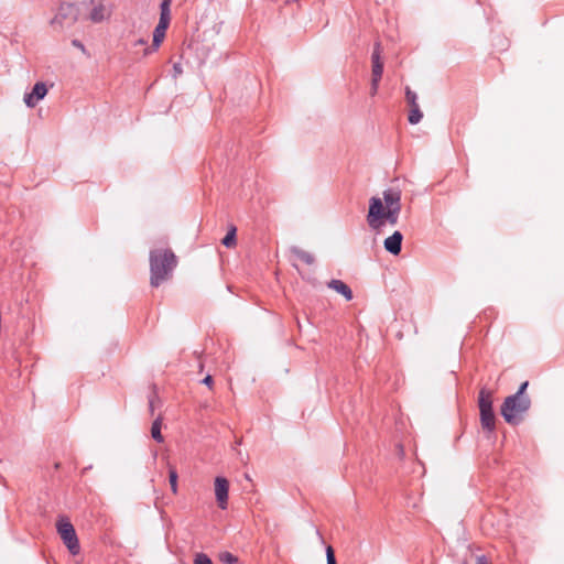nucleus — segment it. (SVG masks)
Masks as SVG:
<instances>
[{
  "label": "nucleus",
  "mask_w": 564,
  "mask_h": 564,
  "mask_svg": "<svg viewBox=\"0 0 564 564\" xmlns=\"http://www.w3.org/2000/svg\"><path fill=\"white\" fill-rule=\"evenodd\" d=\"M401 212V193L399 191L387 189L383 192V200L378 197L370 199L367 221L371 228H379L383 220L395 225Z\"/></svg>",
  "instance_id": "nucleus-1"
},
{
  "label": "nucleus",
  "mask_w": 564,
  "mask_h": 564,
  "mask_svg": "<svg viewBox=\"0 0 564 564\" xmlns=\"http://www.w3.org/2000/svg\"><path fill=\"white\" fill-rule=\"evenodd\" d=\"M177 259L171 249L156 248L150 252V283L158 288L172 276Z\"/></svg>",
  "instance_id": "nucleus-2"
},
{
  "label": "nucleus",
  "mask_w": 564,
  "mask_h": 564,
  "mask_svg": "<svg viewBox=\"0 0 564 564\" xmlns=\"http://www.w3.org/2000/svg\"><path fill=\"white\" fill-rule=\"evenodd\" d=\"M530 405L531 400L528 395L507 397L501 405V415L509 424H518Z\"/></svg>",
  "instance_id": "nucleus-3"
},
{
  "label": "nucleus",
  "mask_w": 564,
  "mask_h": 564,
  "mask_svg": "<svg viewBox=\"0 0 564 564\" xmlns=\"http://www.w3.org/2000/svg\"><path fill=\"white\" fill-rule=\"evenodd\" d=\"M79 8L76 4L62 3L57 13L51 20V25L55 31H62L74 25L79 19Z\"/></svg>",
  "instance_id": "nucleus-4"
},
{
  "label": "nucleus",
  "mask_w": 564,
  "mask_h": 564,
  "mask_svg": "<svg viewBox=\"0 0 564 564\" xmlns=\"http://www.w3.org/2000/svg\"><path fill=\"white\" fill-rule=\"evenodd\" d=\"M170 0H164L161 4L160 21L154 29L152 46L144 50V55H149L156 51L165 37L167 26L170 24Z\"/></svg>",
  "instance_id": "nucleus-5"
},
{
  "label": "nucleus",
  "mask_w": 564,
  "mask_h": 564,
  "mask_svg": "<svg viewBox=\"0 0 564 564\" xmlns=\"http://www.w3.org/2000/svg\"><path fill=\"white\" fill-rule=\"evenodd\" d=\"M478 405L480 411V422L485 430L492 431L495 429V414L492 411V393L482 388L478 397Z\"/></svg>",
  "instance_id": "nucleus-6"
},
{
  "label": "nucleus",
  "mask_w": 564,
  "mask_h": 564,
  "mask_svg": "<svg viewBox=\"0 0 564 564\" xmlns=\"http://www.w3.org/2000/svg\"><path fill=\"white\" fill-rule=\"evenodd\" d=\"M56 529L68 551L73 555L78 554L80 546L75 529L70 521L67 518H59L56 523Z\"/></svg>",
  "instance_id": "nucleus-7"
},
{
  "label": "nucleus",
  "mask_w": 564,
  "mask_h": 564,
  "mask_svg": "<svg viewBox=\"0 0 564 564\" xmlns=\"http://www.w3.org/2000/svg\"><path fill=\"white\" fill-rule=\"evenodd\" d=\"M214 487L217 505L225 510L228 505L229 481L224 477H216Z\"/></svg>",
  "instance_id": "nucleus-8"
},
{
  "label": "nucleus",
  "mask_w": 564,
  "mask_h": 564,
  "mask_svg": "<svg viewBox=\"0 0 564 564\" xmlns=\"http://www.w3.org/2000/svg\"><path fill=\"white\" fill-rule=\"evenodd\" d=\"M47 91L45 83L39 82L31 93L24 95L23 100L29 108H34L47 95Z\"/></svg>",
  "instance_id": "nucleus-9"
},
{
  "label": "nucleus",
  "mask_w": 564,
  "mask_h": 564,
  "mask_svg": "<svg viewBox=\"0 0 564 564\" xmlns=\"http://www.w3.org/2000/svg\"><path fill=\"white\" fill-rule=\"evenodd\" d=\"M110 17L111 10L102 1H97L90 10L88 19L93 23H100L108 20Z\"/></svg>",
  "instance_id": "nucleus-10"
},
{
  "label": "nucleus",
  "mask_w": 564,
  "mask_h": 564,
  "mask_svg": "<svg viewBox=\"0 0 564 564\" xmlns=\"http://www.w3.org/2000/svg\"><path fill=\"white\" fill-rule=\"evenodd\" d=\"M403 236L400 231H394L390 237L384 239V248L392 254H399L401 251Z\"/></svg>",
  "instance_id": "nucleus-11"
},
{
  "label": "nucleus",
  "mask_w": 564,
  "mask_h": 564,
  "mask_svg": "<svg viewBox=\"0 0 564 564\" xmlns=\"http://www.w3.org/2000/svg\"><path fill=\"white\" fill-rule=\"evenodd\" d=\"M328 286L335 292L341 294L346 301L352 300V292L350 288L341 280H332L328 283Z\"/></svg>",
  "instance_id": "nucleus-12"
},
{
  "label": "nucleus",
  "mask_w": 564,
  "mask_h": 564,
  "mask_svg": "<svg viewBox=\"0 0 564 564\" xmlns=\"http://www.w3.org/2000/svg\"><path fill=\"white\" fill-rule=\"evenodd\" d=\"M161 429H162V419L161 417H158L153 423H152V426H151V435L152 437L158 441L159 443H162L164 441V437L161 433Z\"/></svg>",
  "instance_id": "nucleus-13"
},
{
  "label": "nucleus",
  "mask_w": 564,
  "mask_h": 564,
  "mask_svg": "<svg viewBox=\"0 0 564 564\" xmlns=\"http://www.w3.org/2000/svg\"><path fill=\"white\" fill-rule=\"evenodd\" d=\"M236 231H237V228L235 226H230L229 231L227 232V235L221 240V243L225 247L234 248L236 246V243H237Z\"/></svg>",
  "instance_id": "nucleus-14"
},
{
  "label": "nucleus",
  "mask_w": 564,
  "mask_h": 564,
  "mask_svg": "<svg viewBox=\"0 0 564 564\" xmlns=\"http://www.w3.org/2000/svg\"><path fill=\"white\" fill-rule=\"evenodd\" d=\"M293 253L296 256V258H299L300 260L307 264H312L314 262V257L307 251L294 248Z\"/></svg>",
  "instance_id": "nucleus-15"
},
{
  "label": "nucleus",
  "mask_w": 564,
  "mask_h": 564,
  "mask_svg": "<svg viewBox=\"0 0 564 564\" xmlns=\"http://www.w3.org/2000/svg\"><path fill=\"white\" fill-rule=\"evenodd\" d=\"M177 479H178V476H177V471L174 467H170L169 469V481H170V486H171V490L174 495L177 494Z\"/></svg>",
  "instance_id": "nucleus-16"
},
{
  "label": "nucleus",
  "mask_w": 564,
  "mask_h": 564,
  "mask_svg": "<svg viewBox=\"0 0 564 564\" xmlns=\"http://www.w3.org/2000/svg\"><path fill=\"white\" fill-rule=\"evenodd\" d=\"M410 115H409V121L412 124H416L422 119L423 115L420 110L419 106L410 107Z\"/></svg>",
  "instance_id": "nucleus-17"
},
{
  "label": "nucleus",
  "mask_w": 564,
  "mask_h": 564,
  "mask_svg": "<svg viewBox=\"0 0 564 564\" xmlns=\"http://www.w3.org/2000/svg\"><path fill=\"white\" fill-rule=\"evenodd\" d=\"M219 560L225 564H237V562H238V558L229 552L220 553Z\"/></svg>",
  "instance_id": "nucleus-18"
},
{
  "label": "nucleus",
  "mask_w": 564,
  "mask_h": 564,
  "mask_svg": "<svg viewBox=\"0 0 564 564\" xmlns=\"http://www.w3.org/2000/svg\"><path fill=\"white\" fill-rule=\"evenodd\" d=\"M405 99L410 107L419 106V104L416 101V99H417L416 94L414 91H412L409 87L405 90Z\"/></svg>",
  "instance_id": "nucleus-19"
},
{
  "label": "nucleus",
  "mask_w": 564,
  "mask_h": 564,
  "mask_svg": "<svg viewBox=\"0 0 564 564\" xmlns=\"http://www.w3.org/2000/svg\"><path fill=\"white\" fill-rule=\"evenodd\" d=\"M383 72V63L372 64L371 78L381 79Z\"/></svg>",
  "instance_id": "nucleus-20"
},
{
  "label": "nucleus",
  "mask_w": 564,
  "mask_h": 564,
  "mask_svg": "<svg viewBox=\"0 0 564 564\" xmlns=\"http://www.w3.org/2000/svg\"><path fill=\"white\" fill-rule=\"evenodd\" d=\"M372 64H379L382 63L381 61V46L380 43H376L375 50L371 56Z\"/></svg>",
  "instance_id": "nucleus-21"
},
{
  "label": "nucleus",
  "mask_w": 564,
  "mask_h": 564,
  "mask_svg": "<svg viewBox=\"0 0 564 564\" xmlns=\"http://www.w3.org/2000/svg\"><path fill=\"white\" fill-rule=\"evenodd\" d=\"M194 564H213V562L206 554L197 553L194 558Z\"/></svg>",
  "instance_id": "nucleus-22"
},
{
  "label": "nucleus",
  "mask_w": 564,
  "mask_h": 564,
  "mask_svg": "<svg viewBox=\"0 0 564 564\" xmlns=\"http://www.w3.org/2000/svg\"><path fill=\"white\" fill-rule=\"evenodd\" d=\"M326 560H327V564H337L335 554H334V550L330 545H328L326 547Z\"/></svg>",
  "instance_id": "nucleus-23"
},
{
  "label": "nucleus",
  "mask_w": 564,
  "mask_h": 564,
  "mask_svg": "<svg viewBox=\"0 0 564 564\" xmlns=\"http://www.w3.org/2000/svg\"><path fill=\"white\" fill-rule=\"evenodd\" d=\"M379 79H376V78H371V89H370V94L371 96H375L378 91V87H379Z\"/></svg>",
  "instance_id": "nucleus-24"
},
{
  "label": "nucleus",
  "mask_w": 564,
  "mask_h": 564,
  "mask_svg": "<svg viewBox=\"0 0 564 564\" xmlns=\"http://www.w3.org/2000/svg\"><path fill=\"white\" fill-rule=\"evenodd\" d=\"M528 386H529V382H528V381L523 382V383L520 386V388H519L518 392H517L514 395H525V394H524V392H525V389L528 388Z\"/></svg>",
  "instance_id": "nucleus-25"
},
{
  "label": "nucleus",
  "mask_w": 564,
  "mask_h": 564,
  "mask_svg": "<svg viewBox=\"0 0 564 564\" xmlns=\"http://www.w3.org/2000/svg\"><path fill=\"white\" fill-rule=\"evenodd\" d=\"M203 383L208 386L209 388H212V386H213V378H212V376H206L204 378V380H203Z\"/></svg>",
  "instance_id": "nucleus-26"
},
{
  "label": "nucleus",
  "mask_w": 564,
  "mask_h": 564,
  "mask_svg": "<svg viewBox=\"0 0 564 564\" xmlns=\"http://www.w3.org/2000/svg\"><path fill=\"white\" fill-rule=\"evenodd\" d=\"M476 564H490L487 562L485 556H477Z\"/></svg>",
  "instance_id": "nucleus-27"
},
{
  "label": "nucleus",
  "mask_w": 564,
  "mask_h": 564,
  "mask_svg": "<svg viewBox=\"0 0 564 564\" xmlns=\"http://www.w3.org/2000/svg\"><path fill=\"white\" fill-rule=\"evenodd\" d=\"M145 44H147V41H145V40H143V39H140V40H138V41L134 43V45H145Z\"/></svg>",
  "instance_id": "nucleus-28"
},
{
  "label": "nucleus",
  "mask_w": 564,
  "mask_h": 564,
  "mask_svg": "<svg viewBox=\"0 0 564 564\" xmlns=\"http://www.w3.org/2000/svg\"><path fill=\"white\" fill-rule=\"evenodd\" d=\"M174 70L177 73V74H181L182 73V69L178 65H174Z\"/></svg>",
  "instance_id": "nucleus-29"
},
{
  "label": "nucleus",
  "mask_w": 564,
  "mask_h": 564,
  "mask_svg": "<svg viewBox=\"0 0 564 564\" xmlns=\"http://www.w3.org/2000/svg\"><path fill=\"white\" fill-rule=\"evenodd\" d=\"M74 45H75L76 47H80V48H83V47H84V46H83V44H82V43H79V42H77V41H74Z\"/></svg>",
  "instance_id": "nucleus-30"
}]
</instances>
